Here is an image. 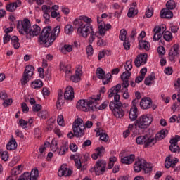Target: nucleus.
I'll return each instance as SVG.
<instances>
[{
    "label": "nucleus",
    "mask_w": 180,
    "mask_h": 180,
    "mask_svg": "<svg viewBox=\"0 0 180 180\" xmlns=\"http://www.w3.org/2000/svg\"><path fill=\"white\" fill-rule=\"evenodd\" d=\"M99 102H101V94L92 96L87 99L79 100L77 103L76 108L83 112H89V110H103L109 105V101H104L101 105L98 106Z\"/></svg>",
    "instance_id": "1"
},
{
    "label": "nucleus",
    "mask_w": 180,
    "mask_h": 180,
    "mask_svg": "<svg viewBox=\"0 0 180 180\" xmlns=\"http://www.w3.org/2000/svg\"><path fill=\"white\" fill-rule=\"evenodd\" d=\"M60 32H61L60 25L55 27L53 30H51V26L45 27L38 39L39 44L44 46V47H50L56 39L58 37Z\"/></svg>",
    "instance_id": "2"
},
{
    "label": "nucleus",
    "mask_w": 180,
    "mask_h": 180,
    "mask_svg": "<svg viewBox=\"0 0 180 180\" xmlns=\"http://www.w3.org/2000/svg\"><path fill=\"white\" fill-rule=\"evenodd\" d=\"M153 120V115L150 113L143 114L134 122L135 129L136 130H146L151 126Z\"/></svg>",
    "instance_id": "3"
},
{
    "label": "nucleus",
    "mask_w": 180,
    "mask_h": 180,
    "mask_svg": "<svg viewBox=\"0 0 180 180\" xmlns=\"http://www.w3.org/2000/svg\"><path fill=\"white\" fill-rule=\"evenodd\" d=\"M106 18H108V14L106 13L102 14L101 17L97 16L98 39H102V37H105L106 32H108V30H109V29L112 27V25H110V24H105V22H103V19H106Z\"/></svg>",
    "instance_id": "4"
},
{
    "label": "nucleus",
    "mask_w": 180,
    "mask_h": 180,
    "mask_svg": "<svg viewBox=\"0 0 180 180\" xmlns=\"http://www.w3.org/2000/svg\"><path fill=\"white\" fill-rule=\"evenodd\" d=\"M134 169L136 172H140L143 169L145 174H150L153 171V166L148 163L144 159H139L134 165Z\"/></svg>",
    "instance_id": "5"
},
{
    "label": "nucleus",
    "mask_w": 180,
    "mask_h": 180,
    "mask_svg": "<svg viewBox=\"0 0 180 180\" xmlns=\"http://www.w3.org/2000/svg\"><path fill=\"white\" fill-rule=\"evenodd\" d=\"M73 133L75 137H82L85 130V124L82 118H77L75 120L72 124Z\"/></svg>",
    "instance_id": "6"
},
{
    "label": "nucleus",
    "mask_w": 180,
    "mask_h": 180,
    "mask_svg": "<svg viewBox=\"0 0 180 180\" xmlns=\"http://www.w3.org/2000/svg\"><path fill=\"white\" fill-rule=\"evenodd\" d=\"M110 109L112 112V115L117 117V119H122L124 116V110L122 108V102L117 103L110 102L109 105Z\"/></svg>",
    "instance_id": "7"
},
{
    "label": "nucleus",
    "mask_w": 180,
    "mask_h": 180,
    "mask_svg": "<svg viewBox=\"0 0 180 180\" xmlns=\"http://www.w3.org/2000/svg\"><path fill=\"white\" fill-rule=\"evenodd\" d=\"M79 27L77 30V34L80 36V37H84V39H86L88 36H89V34H91V32L94 30V28L91 27V25L84 23V22H80V24H78Z\"/></svg>",
    "instance_id": "8"
},
{
    "label": "nucleus",
    "mask_w": 180,
    "mask_h": 180,
    "mask_svg": "<svg viewBox=\"0 0 180 180\" xmlns=\"http://www.w3.org/2000/svg\"><path fill=\"white\" fill-rule=\"evenodd\" d=\"M34 73V67L32 65H28L25 67L23 76L21 79L22 85H26L33 77V74Z\"/></svg>",
    "instance_id": "9"
},
{
    "label": "nucleus",
    "mask_w": 180,
    "mask_h": 180,
    "mask_svg": "<svg viewBox=\"0 0 180 180\" xmlns=\"http://www.w3.org/2000/svg\"><path fill=\"white\" fill-rule=\"evenodd\" d=\"M122 88V85L120 84H117L116 86L112 87L108 91V98H113L114 101H111L115 103L117 102H120V95H119V92L120 91V89Z\"/></svg>",
    "instance_id": "10"
},
{
    "label": "nucleus",
    "mask_w": 180,
    "mask_h": 180,
    "mask_svg": "<svg viewBox=\"0 0 180 180\" xmlns=\"http://www.w3.org/2000/svg\"><path fill=\"white\" fill-rule=\"evenodd\" d=\"M30 20L27 18H25L22 21H19L17 25L18 30L20 34H27V32H29V29H30Z\"/></svg>",
    "instance_id": "11"
},
{
    "label": "nucleus",
    "mask_w": 180,
    "mask_h": 180,
    "mask_svg": "<svg viewBox=\"0 0 180 180\" xmlns=\"http://www.w3.org/2000/svg\"><path fill=\"white\" fill-rule=\"evenodd\" d=\"M167 30V26L164 24L155 26L153 29V41H158L162 37V33Z\"/></svg>",
    "instance_id": "12"
},
{
    "label": "nucleus",
    "mask_w": 180,
    "mask_h": 180,
    "mask_svg": "<svg viewBox=\"0 0 180 180\" xmlns=\"http://www.w3.org/2000/svg\"><path fill=\"white\" fill-rule=\"evenodd\" d=\"M96 75L98 79H103V85H108L110 82V78L112 75L110 73H107L105 76V70L102 68H98L96 70Z\"/></svg>",
    "instance_id": "13"
},
{
    "label": "nucleus",
    "mask_w": 180,
    "mask_h": 180,
    "mask_svg": "<svg viewBox=\"0 0 180 180\" xmlns=\"http://www.w3.org/2000/svg\"><path fill=\"white\" fill-rule=\"evenodd\" d=\"M41 32V28L37 25H34L33 27L30 26L27 34H25L27 39H33L36 36H39Z\"/></svg>",
    "instance_id": "14"
},
{
    "label": "nucleus",
    "mask_w": 180,
    "mask_h": 180,
    "mask_svg": "<svg viewBox=\"0 0 180 180\" xmlns=\"http://www.w3.org/2000/svg\"><path fill=\"white\" fill-rule=\"evenodd\" d=\"M60 71H63L65 72V79H70L71 78V75H72V69H71V65L61 62L60 64Z\"/></svg>",
    "instance_id": "15"
},
{
    "label": "nucleus",
    "mask_w": 180,
    "mask_h": 180,
    "mask_svg": "<svg viewBox=\"0 0 180 180\" xmlns=\"http://www.w3.org/2000/svg\"><path fill=\"white\" fill-rule=\"evenodd\" d=\"M180 141V136L176 135L170 140L169 150L172 153H179V146H178V141Z\"/></svg>",
    "instance_id": "16"
},
{
    "label": "nucleus",
    "mask_w": 180,
    "mask_h": 180,
    "mask_svg": "<svg viewBox=\"0 0 180 180\" xmlns=\"http://www.w3.org/2000/svg\"><path fill=\"white\" fill-rule=\"evenodd\" d=\"M179 162V160L176 158H174L172 155H169L166 157L165 162V168H175V165Z\"/></svg>",
    "instance_id": "17"
},
{
    "label": "nucleus",
    "mask_w": 180,
    "mask_h": 180,
    "mask_svg": "<svg viewBox=\"0 0 180 180\" xmlns=\"http://www.w3.org/2000/svg\"><path fill=\"white\" fill-rule=\"evenodd\" d=\"M148 57V55H147L146 53L138 55L134 60L136 67H141V65L146 64Z\"/></svg>",
    "instance_id": "18"
},
{
    "label": "nucleus",
    "mask_w": 180,
    "mask_h": 180,
    "mask_svg": "<svg viewBox=\"0 0 180 180\" xmlns=\"http://www.w3.org/2000/svg\"><path fill=\"white\" fill-rule=\"evenodd\" d=\"M82 76V66L81 65H77L76 67L75 75H70V79L72 82H79L81 81V77Z\"/></svg>",
    "instance_id": "19"
},
{
    "label": "nucleus",
    "mask_w": 180,
    "mask_h": 180,
    "mask_svg": "<svg viewBox=\"0 0 180 180\" xmlns=\"http://www.w3.org/2000/svg\"><path fill=\"white\" fill-rule=\"evenodd\" d=\"M105 169H106V162H103L101 160H98L94 167V171H95L96 175H102V174L105 172Z\"/></svg>",
    "instance_id": "20"
},
{
    "label": "nucleus",
    "mask_w": 180,
    "mask_h": 180,
    "mask_svg": "<svg viewBox=\"0 0 180 180\" xmlns=\"http://www.w3.org/2000/svg\"><path fill=\"white\" fill-rule=\"evenodd\" d=\"M22 6V0H16L6 6V9L8 12H15L18 8Z\"/></svg>",
    "instance_id": "21"
},
{
    "label": "nucleus",
    "mask_w": 180,
    "mask_h": 180,
    "mask_svg": "<svg viewBox=\"0 0 180 180\" xmlns=\"http://www.w3.org/2000/svg\"><path fill=\"white\" fill-rule=\"evenodd\" d=\"M96 131V137H100V140L101 141H104L105 143H106V141H108V140H109V136H108V134H106V132L103 130V129L99 127V128H96L95 129Z\"/></svg>",
    "instance_id": "22"
},
{
    "label": "nucleus",
    "mask_w": 180,
    "mask_h": 180,
    "mask_svg": "<svg viewBox=\"0 0 180 180\" xmlns=\"http://www.w3.org/2000/svg\"><path fill=\"white\" fill-rule=\"evenodd\" d=\"M82 21L85 22V23H91L92 19L86 15H80L78 18H76L73 21V25L75 26H77V25H81V23H83Z\"/></svg>",
    "instance_id": "23"
},
{
    "label": "nucleus",
    "mask_w": 180,
    "mask_h": 180,
    "mask_svg": "<svg viewBox=\"0 0 180 180\" xmlns=\"http://www.w3.org/2000/svg\"><path fill=\"white\" fill-rule=\"evenodd\" d=\"M72 174V171H71L70 169H68L67 166L65 165H62L58 172V176H70Z\"/></svg>",
    "instance_id": "24"
},
{
    "label": "nucleus",
    "mask_w": 180,
    "mask_h": 180,
    "mask_svg": "<svg viewBox=\"0 0 180 180\" xmlns=\"http://www.w3.org/2000/svg\"><path fill=\"white\" fill-rule=\"evenodd\" d=\"M64 98L66 101H72L74 99V89L71 86L66 87Z\"/></svg>",
    "instance_id": "25"
},
{
    "label": "nucleus",
    "mask_w": 180,
    "mask_h": 180,
    "mask_svg": "<svg viewBox=\"0 0 180 180\" xmlns=\"http://www.w3.org/2000/svg\"><path fill=\"white\" fill-rule=\"evenodd\" d=\"M153 105V101L150 98H143L141 100L140 107L141 109H150Z\"/></svg>",
    "instance_id": "26"
},
{
    "label": "nucleus",
    "mask_w": 180,
    "mask_h": 180,
    "mask_svg": "<svg viewBox=\"0 0 180 180\" xmlns=\"http://www.w3.org/2000/svg\"><path fill=\"white\" fill-rule=\"evenodd\" d=\"M179 46L177 44H175L170 50L169 53V58L170 61H174L175 57L179 54Z\"/></svg>",
    "instance_id": "27"
},
{
    "label": "nucleus",
    "mask_w": 180,
    "mask_h": 180,
    "mask_svg": "<svg viewBox=\"0 0 180 180\" xmlns=\"http://www.w3.org/2000/svg\"><path fill=\"white\" fill-rule=\"evenodd\" d=\"M160 18L162 19H171L174 18V13L169 8H163L160 11Z\"/></svg>",
    "instance_id": "28"
},
{
    "label": "nucleus",
    "mask_w": 180,
    "mask_h": 180,
    "mask_svg": "<svg viewBox=\"0 0 180 180\" xmlns=\"http://www.w3.org/2000/svg\"><path fill=\"white\" fill-rule=\"evenodd\" d=\"M129 117L131 122H136L137 117H139V114L137 113V107L131 106L129 110Z\"/></svg>",
    "instance_id": "29"
},
{
    "label": "nucleus",
    "mask_w": 180,
    "mask_h": 180,
    "mask_svg": "<svg viewBox=\"0 0 180 180\" xmlns=\"http://www.w3.org/2000/svg\"><path fill=\"white\" fill-rule=\"evenodd\" d=\"M135 158H136V156L134 155V154H131L130 155L124 156L122 158L121 162L122 164H127V165H129V164H133Z\"/></svg>",
    "instance_id": "30"
},
{
    "label": "nucleus",
    "mask_w": 180,
    "mask_h": 180,
    "mask_svg": "<svg viewBox=\"0 0 180 180\" xmlns=\"http://www.w3.org/2000/svg\"><path fill=\"white\" fill-rule=\"evenodd\" d=\"M18 148V143H16V140L14 138H11L9 142L6 145V148L9 151H13V150H16Z\"/></svg>",
    "instance_id": "31"
},
{
    "label": "nucleus",
    "mask_w": 180,
    "mask_h": 180,
    "mask_svg": "<svg viewBox=\"0 0 180 180\" xmlns=\"http://www.w3.org/2000/svg\"><path fill=\"white\" fill-rule=\"evenodd\" d=\"M39 178V169L34 168L30 173H29V180H37Z\"/></svg>",
    "instance_id": "32"
},
{
    "label": "nucleus",
    "mask_w": 180,
    "mask_h": 180,
    "mask_svg": "<svg viewBox=\"0 0 180 180\" xmlns=\"http://www.w3.org/2000/svg\"><path fill=\"white\" fill-rule=\"evenodd\" d=\"M167 134L168 130L165 129H162L160 132L156 134L155 139L156 140H162L163 139H165V137H167Z\"/></svg>",
    "instance_id": "33"
},
{
    "label": "nucleus",
    "mask_w": 180,
    "mask_h": 180,
    "mask_svg": "<svg viewBox=\"0 0 180 180\" xmlns=\"http://www.w3.org/2000/svg\"><path fill=\"white\" fill-rule=\"evenodd\" d=\"M43 86V81L36 79L31 83V88L33 89H40Z\"/></svg>",
    "instance_id": "34"
},
{
    "label": "nucleus",
    "mask_w": 180,
    "mask_h": 180,
    "mask_svg": "<svg viewBox=\"0 0 180 180\" xmlns=\"http://www.w3.org/2000/svg\"><path fill=\"white\" fill-rule=\"evenodd\" d=\"M23 171V166L22 165H20L17 167H15L11 170V175H14V176H16V175H19Z\"/></svg>",
    "instance_id": "35"
},
{
    "label": "nucleus",
    "mask_w": 180,
    "mask_h": 180,
    "mask_svg": "<svg viewBox=\"0 0 180 180\" xmlns=\"http://www.w3.org/2000/svg\"><path fill=\"white\" fill-rule=\"evenodd\" d=\"M154 79H155V75L154 73H151L146 78L145 85H148V86H150V85H151V84L154 82Z\"/></svg>",
    "instance_id": "36"
},
{
    "label": "nucleus",
    "mask_w": 180,
    "mask_h": 180,
    "mask_svg": "<svg viewBox=\"0 0 180 180\" xmlns=\"http://www.w3.org/2000/svg\"><path fill=\"white\" fill-rule=\"evenodd\" d=\"M70 145H68V143L65 142L63 144V146L60 148V149L58 150V153L59 155H64L65 153L68 150V147Z\"/></svg>",
    "instance_id": "37"
},
{
    "label": "nucleus",
    "mask_w": 180,
    "mask_h": 180,
    "mask_svg": "<svg viewBox=\"0 0 180 180\" xmlns=\"http://www.w3.org/2000/svg\"><path fill=\"white\" fill-rule=\"evenodd\" d=\"M146 141H147L146 135L139 136L136 139V144H139V146H143V144H146Z\"/></svg>",
    "instance_id": "38"
},
{
    "label": "nucleus",
    "mask_w": 180,
    "mask_h": 180,
    "mask_svg": "<svg viewBox=\"0 0 180 180\" xmlns=\"http://www.w3.org/2000/svg\"><path fill=\"white\" fill-rule=\"evenodd\" d=\"M11 44L13 48L18 49L20 47V43H19V38L18 37L14 36L11 38Z\"/></svg>",
    "instance_id": "39"
},
{
    "label": "nucleus",
    "mask_w": 180,
    "mask_h": 180,
    "mask_svg": "<svg viewBox=\"0 0 180 180\" xmlns=\"http://www.w3.org/2000/svg\"><path fill=\"white\" fill-rule=\"evenodd\" d=\"M139 49H144L145 50H150V43L145 40H140L139 42Z\"/></svg>",
    "instance_id": "40"
},
{
    "label": "nucleus",
    "mask_w": 180,
    "mask_h": 180,
    "mask_svg": "<svg viewBox=\"0 0 180 180\" xmlns=\"http://www.w3.org/2000/svg\"><path fill=\"white\" fill-rule=\"evenodd\" d=\"M157 143L156 138H148L147 136V140L145 143V147H153V145H155Z\"/></svg>",
    "instance_id": "41"
},
{
    "label": "nucleus",
    "mask_w": 180,
    "mask_h": 180,
    "mask_svg": "<svg viewBox=\"0 0 180 180\" xmlns=\"http://www.w3.org/2000/svg\"><path fill=\"white\" fill-rule=\"evenodd\" d=\"M133 59H129V60H127L124 65V68L127 72H130V71H131L132 68H133Z\"/></svg>",
    "instance_id": "42"
},
{
    "label": "nucleus",
    "mask_w": 180,
    "mask_h": 180,
    "mask_svg": "<svg viewBox=\"0 0 180 180\" xmlns=\"http://www.w3.org/2000/svg\"><path fill=\"white\" fill-rule=\"evenodd\" d=\"M50 146L49 142H46L44 146H41L39 148V153L41 155H39V158H43L44 157V152L46 151V148Z\"/></svg>",
    "instance_id": "43"
},
{
    "label": "nucleus",
    "mask_w": 180,
    "mask_h": 180,
    "mask_svg": "<svg viewBox=\"0 0 180 180\" xmlns=\"http://www.w3.org/2000/svg\"><path fill=\"white\" fill-rule=\"evenodd\" d=\"M139 13V11L137 9H135L134 7H131L127 13L128 18H133L136 16Z\"/></svg>",
    "instance_id": "44"
},
{
    "label": "nucleus",
    "mask_w": 180,
    "mask_h": 180,
    "mask_svg": "<svg viewBox=\"0 0 180 180\" xmlns=\"http://www.w3.org/2000/svg\"><path fill=\"white\" fill-rule=\"evenodd\" d=\"M75 167L77 168V169H80L82 167V162H81V158H79V155H77L75 156Z\"/></svg>",
    "instance_id": "45"
},
{
    "label": "nucleus",
    "mask_w": 180,
    "mask_h": 180,
    "mask_svg": "<svg viewBox=\"0 0 180 180\" xmlns=\"http://www.w3.org/2000/svg\"><path fill=\"white\" fill-rule=\"evenodd\" d=\"M127 36V31H126V30L124 29L121 30L120 32V36H119L120 40H121L122 41H126Z\"/></svg>",
    "instance_id": "46"
},
{
    "label": "nucleus",
    "mask_w": 180,
    "mask_h": 180,
    "mask_svg": "<svg viewBox=\"0 0 180 180\" xmlns=\"http://www.w3.org/2000/svg\"><path fill=\"white\" fill-rule=\"evenodd\" d=\"M166 6H167V9L171 11V10L175 9V8H176V4H175L174 1L170 0L167 2Z\"/></svg>",
    "instance_id": "47"
},
{
    "label": "nucleus",
    "mask_w": 180,
    "mask_h": 180,
    "mask_svg": "<svg viewBox=\"0 0 180 180\" xmlns=\"http://www.w3.org/2000/svg\"><path fill=\"white\" fill-rule=\"evenodd\" d=\"M163 38L166 41H171L172 40V33L169 31L165 32Z\"/></svg>",
    "instance_id": "48"
},
{
    "label": "nucleus",
    "mask_w": 180,
    "mask_h": 180,
    "mask_svg": "<svg viewBox=\"0 0 180 180\" xmlns=\"http://www.w3.org/2000/svg\"><path fill=\"white\" fill-rule=\"evenodd\" d=\"M50 147L51 151H53V153H55V151H57L58 148V143H57V141H56V139L52 140Z\"/></svg>",
    "instance_id": "49"
},
{
    "label": "nucleus",
    "mask_w": 180,
    "mask_h": 180,
    "mask_svg": "<svg viewBox=\"0 0 180 180\" xmlns=\"http://www.w3.org/2000/svg\"><path fill=\"white\" fill-rule=\"evenodd\" d=\"M74 32V27L70 24H68L65 27V33L66 34H72V32Z\"/></svg>",
    "instance_id": "50"
},
{
    "label": "nucleus",
    "mask_w": 180,
    "mask_h": 180,
    "mask_svg": "<svg viewBox=\"0 0 180 180\" xmlns=\"http://www.w3.org/2000/svg\"><path fill=\"white\" fill-rule=\"evenodd\" d=\"M0 155L2 161H8L9 160V153L6 150L1 151Z\"/></svg>",
    "instance_id": "51"
},
{
    "label": "nucleus",
    "mask_w": 180,
    "mask_h": 180,
    "mask_svg": "<svg viewBox=\"0 0 180 180\" xmlns=\"http://www.w3.org/2000/svg\"><path fill=\"white\" fill-rule=\"evenodd\" d=\"M57 122L59 126H62V127L65 126V122H64V116H63V115H59L58 116Z\"/></svg>",
    "instance_id": "52"
},
{
    "label": "nucleus",
    "mask_w": 180,
    "mask_h": 180,
    "mask_svg": "<svg viewBox=\"0 0 180 180\" xmlns=\"http://www.w3.org/2000/svg\"><path fill=\"white\" fill-rule=\"evenodd\" d=\"M130 75H131V73L126 70V72H124L121 75V79H122V81H129V78H130Z\"/></svg>",
    "instance_id": "53"
},
{
    "label": "nucleus",
    "mask_w": 180,
    "mask_h": 180,
    "mask_svg": "<svg viewBox=\"0 0 180 180\" xmlns=\"http://www.w3.org/2000/svg\"><path fill=\"white\" fill-rule=\"evenodd\" d=\"M91 34H90V37L89 38V43H90V44H92V43H94V41L95 40V37L96 36L98 37V32H94L93 30L91 31Z\"/></svg>",
    "instance_id": "54"
},
{
    "label": "nucleus",
    "mask_w": 180,
    "mask_h": 180,
    "mask_svg": "<svg viewBox=\"0 0 180 180\" xmlns=\"http://www.w3.org/2000/svg\"><path fill=\"white\" fill-rule=\"evenodd\" d=\"M86 54L88 57H91L94 54V48L92 47V45L87 46L86 49Z\"/></svg>",
    "instance_id": "55"
},
{
    "label": "nucleus",
    "mask_w": 180,
    "mask_h": 180,
    "mask_svg": "<svg viewBox=\"0 0 180 180\" xmlns=\"http://www.w3.org/2000/svg\"><path fill=\"white\" fill-rule=\"evenodd\" d=\"M96 153H97V155L98 157H102L103 154H105V148L104 147H98L96 149Z\"/></svg>",
    "instance_id": "56"
},
{
    "label": "nucleus",
    "mask_w": 180,
    "mask_h": 180,
    "mask_svg": "<svg viewBox=\"0 0 180 180\" xmlns=\"http://www.w3.org/2000/svg\"><path fill=\"white\" fill-rule=\"evenodd\" d=\"M19 126H20V127H22V129H27L28 125H27V121L23 120V119H20L19 120V123H18Z\"/></svg>",
    "instance_id": "57"
},
{
    "label": "nucleus",
    "mask_w": 180,
    "mask_h": 180,
    "mask_svg": "<svg viewBox=\"0 0 180 180\" xmlns=\"http://www.w3.org/2000/svg\"><path fill=\"white\" fill-rule=\"evenodd\" d=\"M49 115V112L47 110H42L37 113V116L40 117L41 119H46Z\"/></svg>",
    "instance_id": "58"
},
{
    "label": "nucleus",
    "mask_w": 180,
    "mask_h": 180,
    "mask_svg": "<svg viewBox=\"0 0 180 180\" xmlns=\"http://www.w3.org/2000/svg\"><path fill=\"white\" fill-rule=\"evenodd\" d=\"M20 160V156H15L13 158L12 160L10 162V166L13 167V165H16L17 162H19Z\"/></svg>",
    "instance_id": "59"
},
{
    "label": "nucleus",
    "mask_w": 180,
    "mask_h": 180,
    "mask_svg": "<svg viewBox=\"0 0 180 180\" xmlns=\"http://www.w3.org/2000/svg\"><path fill=\"white\" fill-rule=\"evenodd\" d=\"M41 11H42L43 13H50L51 11V7H50L49 6H47V5H43L41 6Z\"/></svg>",
    "instance_id": "60"
},
{
    "label": "nucleus",
    "mask_w": 180,
    "mask_h": 180,
    "mask_svg": "<svg viewBox=\"0 0 180 180\" xmlns=\"http://www.w3.org/2000/svg\"><path fill=\"white\" fill-rule=\"evenodd\" d=\"M153 15H154V9L150 7L146 11V18H151Z\"/></svg>",
    "instance_id": "61"
},
{
    "label": "nucleus",
    "mask_w": 180,
    "mask_h": 180,
    "mask_svg": "<svg viewBox=\"0 0 180 180\" xmlns=\"http://www.w3.org/2000/svg\"><path fill=\"white\" fill-rule=\"evenodd\" d=\"M51 18H57V20H60L61 19V16L60 15V13L53 11L51 13Z\"/></svg>",
    "instance_id": "62"
},
{
    "label": "nucleus",
    "mask_w": 180,
    "mask_h": 180,
    "mask_svg": "<svg viewBox=\"0 0 180 180\" xmlns=\"http://www.w3.org/2000/svg\"><path fill=\"white\" fill-rule=\"evenodd\" d=\"M18 180H29V172L23 173Z\"/></svg>",
    "instance_id": "63"
},
{
    "label": "nucleus",
    "mask_w": 180,
    "mask_h": 180,
    "mask_svg": "<svg viewBox=\"0 0 180 180\" xmlns=\"http://www.w3.org/2000/svg\"><path fill=\"white\" fill-rule=\"evenodd\" d=\"M174 88L176 91H180V78H178L174 82Z\"/></svg>",
    "instance_id": "64"
}]
</instances>
